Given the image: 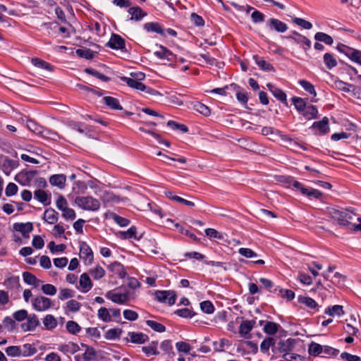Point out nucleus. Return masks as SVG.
Wrapping results in <instances>:
<instances>
[{
	"mask_svg": "<svg viewBox=\"0 0 361 361\" xmlns=\"http://www.w3.org/2000/svg\"><path fill=\"white\" fill-rule=\"evenodd\" d=\"M329 216L336 221L341 226H351V221L355 216V214L348 210H339L334 207H328Z\"/></svg>",
	"mask_w": 361,
	"mask_h": 361,
	"instance_id": "1",
	"label": "nucleus"
},
{
	"mask_svg": "<svg viewBox=\"0 0 361 361\" xmlns=\"http://www.w3.org/2000/svg\"><path fill=\"white\" fill-rule=\"evenodd\" d=\"M75 203L80 209L87 211L96 212L100 208L99 201L92 196H78L75 199Z\"/></svg>",
	"mask_w": 361,
	"mask_h": 361,
	"instance_id": "2",
	"label": "nucleus"
},
{
	"mask_svg": "<svg viewBox=\"0 0 361 361\" xmlns=\"http://www.w3.org/2000/svg\"><path fill=\"white\" fill-rule=\"evenodd\" d=\"M33 308L37 312H44L53 306L51 300L49 298L39 295L31 300Z\"/></svg>",
	"mask_w": 361,
	"mask_h": 361,
	"instance_id": "3",
	"label": "nucleus"
},
{
	"mask_svg": "<svg viewBox=\"0 0 361 361\" xmlns=\"http://www.w3.org/2000/svg\"><path fill=\"white\" fill-rule=\"evenodd\" d=\"M154 295L159 302H166L169 305L176 302V294L173 290H157Z\"/></svg>",
	"mask_w": 361,
	"mask_h": 361,
	"instance_id": "4",
	"label": "nucleus"
},
{
	"mask_svg": "<svg viewBox=\"0 0 361 361\" xmlns=\"http://www.w3.org/2000/svg\"><path fill=\"white\" fill-rule=\"evenodd\" d=\"M106 46L113 49L123 51L126 50V41L119 35L113 33Z\"/></svg>",
	"mask_w": 361,
	"mask_h": 361,
	"instance_id": "5",
	"label": "nucleus"
},
{
	"mask_svg": "<svg viewBox=\"0 0 361 361\" xmlns=\"http://www.w3.org/2000/svg\"><path fill=\"white\" fill-rule=\"evenodd\" d=\"M266 25L269 30L280 33L285 32L288 30V25L285 23L274 18H269L267 21Z\"/></svg>",
	"mask_w": 361,
	"mask_h": 361,
	"instance_id": "6",
	"label": "nucleus"
},
{
	"mask_svg": "<svg viewBox=\"0 0 361 361\" xmlns=\"http://www.w3.org/2000/svg\"><path fill=\"white\" fill-rule=\"evenodd\" d=\"M295 343V339L293 338L282 340L278 343V350L279 353H283L282 357L283 359L288 360L286 356L293 350Z\"/></svg>",
	"mask_w": 361,
	"mask_h": 361,
	"instance_id": "7",
	"label": "nucleus"
},
{
	"mask_svg": "<svg viewBox=\"0 0 361 361\" xmlns=\"http://www.w3.org/2000/svg\"><path fill=\"white\" fill-rule=\"evenodd\" d=\"M80 257L85 263L92 264L93 262V252L86 242L80 243Z\"/></svg>",
	"mask_w": 361,
	"mask_h": 361,
	"instance_id": "8",
	"label": "nucleus"
},
{
	"mask_svg": "<svg viewBox=\"0 0 361 361\" xmlns=\"http://www.w3.org/2000/svg\"><path fill=\"white\" fill-rule=\"evenodd\" d=\"M40 322L35 314H27L26 322L21 324V328L24 331H34L36 327L39 326Z\"/></svg>",
	"mask_w": 361,
	"mask_h": 361,
	"instance_id": "9",
	"label": "nucleus"
},
{
	"mask_svg": "<svg viewBox=\"0 0 361 361\" xmlns=\"http://www.w3.org/2000/svg\"><path fill=\"white\" fill-rule=\"evenodd\" d=\"M105 296L113 302L120 305L125 304L130 300V296L128 293H120L110 290L106 293Z\"/></svg>",
	"mask_w": 361,
	"mask_h": 361,
	"instance_id": "10",
	"label": "nucleus"
},
{
	"mask_svg": "<svg viewBox=\"0 0 361 361\" xmlns=\"http://www.w3.org/2000/svg\"><path fill=\"white\" fill-rule=\"evenodd\" d=\"M13 229L21 233L24 238H29V233L33 230V225L30 222L15 223Z\"/></svg>",
	"mask_w": 361,
	"mask_h": 361,
	"instance_id": "11",
	"label": "nucleus"
},
{
	"mask_svg": "<svg viewBox=\"0 0 361 361\" xmlns=\"http://www.w3.org/2000/svg\"><path fill=\"white\" fill-rule=\"evenodd\" d=\"M34 198L41 202L44 206H48L51 203V194L41 189L34 192Z\"/></svg>",
	"mask_w": 361,
	"mask_h": 361,
	"instance_id": "12",
	"label": "nucleus"
},
{
	"mask_svg": "<svg viewBox=\"0 0 361 361\" xmlns=\"http://www.w3.org/2000/svg\"><path fill=\"white\" fill-rule=\"evenodd\" d=\"M267 86L269 90L272 93L275 98H276L283 104H285L286 105L288 104L287 97L284 92H283L281 89L275 87L274 85L271 83H267Z\"/></svg>",
	"mask_w": 361,
	"mask_h": 361,
	"instance_id": "13",
	"label": "nucleus"
},
{
	"mask_svg": "<svg viewBox=\"0 0 361 361\" xmlns=\"http://www.w3.org/2000/svg\"><path fill=\"white\" fill-rule=\"evenodd\" d=\"M108 269L114 274L118 275L120 279H124L127 275V272L123 265L120 262H114L108 266Z\"/></svg>",
	"mask_w": 361,
	"mask_h": 361,
	"instance_id": "14",
	"label": "nucleus"
},
{
	"mask_svg": "<svg viewBox=\"0 0 361 361\" xmlns=\"http://www.w3.org/2000/svg\"><path fill=\"white\" fill-rule=\"evenodd\" d=\"M141 77L138 78L137 79L123 77L122 78L123 81L126 82L128 86L135 89L137 90L141 91L142 88H145V85L139 81V80H142L145 75L142 73L139 74Z\"/></svg>",
	"mask_w": 361,
	"mask_h": 361,
	"instance_id": "15",
	"label": "nucleus"
},
{
	"mask_svg": "<svg viewBox=\"0 0 361 361\" xmlns=\"http://www.w3.org/2000/svg\"><path fill=\"white\" fill-rule=\"evenodd\" d=\"M312 128H316L322 135H325L329 132V118L324 116L321 121L314 122Z\"/></svg>",
	"mask_w": 361,
	"mask_h": 361,
	"instance_id": "16",
	"label": "nucleus"
},
{
	"mask_svg": "<svg viewBox=\"0 0 361 361\" xmlns=\"http://www.w3.org/2000/svg\"><path fill=\"white\" fill-rule=\"evenodd\" d=\"M128 13L131 16L130 20L140 21L147 14L139 6L130 7L128 10Z\"/></svg>",
	"mask_w": 361,
	"mask_h": 361,
	"instance_id": "17",
	"label": "nucleus"
},
{
	"mask_svg": "<svg viewBox=\"0 0 361 361\" xmlns=\"http://www.w3.org/2000/svg\"><path fill=\"white\" fill-rule=\"evenodd\" d=\"M79 283L82 293L88 292L93 287V283L87 273H83L80 275Z\"/></svg>",
	"mask_w": 361,
	"mask_h": 361,
	"instance_id": "18",
	"label": "nucleus"
},
{
	"mask_svg": "<svg viewBox=\"0 0 361 361\" xmlns=\"http://www.w3.org/2000/svg\"><path fill=\"white\" fill-rule=\"evenodd\" d=\"M66 177L63 174H54L50 176L49 183L53 186L63 189L66 186Z\"/></svg>",
	"mask_w": 361,
	"mask_h": 361,
	"instance_id": "19",
	"label": "nucleus"
},
{
	"mask_svg": "<svg viewBox=\"0 0 361 361\" xmlns=\"http://www.w3.org/2000/svg\"><path fill=\"white\" fill-rule=\"evenodd\" d=\"M154 55L160 59H166L169 61H172L176 57L169 49L162 45H159V49L154 51Z\"/></svg>",
	"mask_w": 361,
	"mask_h": 361,
	"instance_id": "20",
	"label": "nucleus"
},
{
	"mask_svg": "<svg viewBox=\"0 0 361 361\" xmlns=\"http://www.w3.org/2000/svg\"><path fill=\"white\" fill-rule=\"evenodd\" d=\"M102 100H103V103L111 109H113V110H122L123 109V107L120 104L118 99L115 97H110V96H106V97H103Z\"/></svg>",
	"mask_w": 361,
	"mask_h": 361,
	"instance_id": "21",
	"label": "nucleus"
},
{
	"mask_svg": "<svg viewBox=\"0 0 361 361\" xmlns=\"http://www.w3.org/2000/svg\"><path fill=\"white\" fill-rule=\"evenodd\" d=\"M43 219L48 224H54L59 219V214L54 209L48 208L44 212Z\"/></svg>",
	"mask_w": 361,
	"mask_h": 361,
	"instance_id": "22",
	"label": "nucleus"
},
{
	"mask_svg": "<svg viewBox=\"0 0 361 361\" xmlns=\"http://www.w3.org/2000/svg\"><path fill=\"white\" fill-rule=\"evenodd\" d=\"M19 347L20 350V357H30L35 355L37 352V350L34 344L25 343L19 345Z\"/></svg>",
	"mask_w": 361,
	"mask_h": 361,
	"instance_id": "23",
	"label": "nucleus"
},
{
	"mask_svg": "<svg viewBox=\"0 0 361 361\" xmlns=\"http://www.w3.org/2000/svg\"><path fill=\"white\" fill-rule=\"evenodd\" d=\"M306 120H312L317 118L318 110L314 105H308L300 114Z\"/></svg>",
	"mask_w": 361,
	"mask_h": 361,
	"instance_id": "24",
	"label": "nucleus"
},
{
	"mask_svg": "<svg viewBox=\"0 0 361 361\" xmlns=\"http://www.w3.org/2000/svg\"><path fill=\"white\" fill-rule=\"evenodd\" d=\"M128 337L132 343L138 344L145 343L149 339L147 335L141 332H129Z\"/></svg>",
	"mask_w": 361,
	"mask_h": 361,
	"instance_id": "25",
	"label": "nucleus"
},
{
	"mask_svg": "<svg viewBox=\"0 0 361 361\" xmlns=\"http://www.w3.org/2000/svg\"><path fill=\"white\" fill-rule=\"evenodd\" d=\"M144 28L147 32H156L165 37V32L161 25L159 23L151 22L144 25Z\"/></svg>",
	"mask_w": 361,
	"mask_h": 361,
	"instance_id": "26",
	"label": "nucleus"
},
{
	"mask_svg": "<svg viewBox=\"0 0 361 361\" xmlns=\"http://www.w3.org/2000/svg\"><path fill=\"white\" fill-rule=\"evenodd\" d=\"M285 37L293 40L297 44L302 45V48L305 51L311 47L310 40L302 35L298 37H293L292 35L286 36Z\"/></svg>",
	"mask_w": 361,
	"mask_h": 361,
	"instance_id": "27",
	"label": "nucleus"
},
{
	"mask_svg": "<svg viewBox=\"0 0 361 361\" xmlns=\"http://www.w3.org/2000/svg\"><path fill=\"white\" fill-rule=\"evenodd\" d=\"M59 349L60 351L66 354H74L80 350V347L77 343H75L73 342H69L66 344L60 345Z\"/></svg>",
	"mask_w": 361,
	"mask_h": 361,
	"instance_id": "28",
	"label": "nucleus"
},
{
	"mask_svg": "<svg viewBox=\"0 0 361 361\" xmlns=\"http://www.w3.org/2000/svg\"><path fill=\"white\" fill-rule=\"evenodd\" d=\"M82 346L85 348V351L82 354L83 361H93L96 360L97 352L92 347L85 344H82Z\"/></svg>",
	"mask_w": 361,
	"mask_h": 361,
	"instance_id": "29",
	"label": "nucleus"
},
{
	"mask_svg": "<svg viewBox=\"0 0 361 361\" xmlns=\"http://www.w3.org/2000/svg\"><path fill=\"white\" fill-rule=\"evenodd\" d=\"M4 285L8 289L18 290L20 287V279L18 276H11L4 281Z\"/></svg>",
	"mask_w": 361,
	"mask_h": 361,
	"instance_id": "30",
	"label": "nucleus"
},
{
	"mask_svg": "<svg viewBox=\"0 0 361 361\" xmlns=\"http://www.w3.org/2000/svg\"><path fill=\"white\" fill-rule=\"evenodd\" d=\"M23 278L25 283L28 285H32L35 287H38L42 281L37 279V277L27 271H25L23 273Z\"/></svg>",
	"mask_w": 361,
	"mask_h": 361,
	"instance_id": "31",
	"label": "nucleus"
},
{
	"mask_svg": "<svg viewBox=\"0 0 361 361\" xmlns=\"http://www.w3.org/2000/svg\"><path fill=\"white\" fill-rule=\"evenodd\" d=\"M43 324L47 330L51 331L57 326L58 322L52 314H47L43 319Z\"/></svg>",
	"mask_w": 361,
	"mask_h": 361,
	"instance_id": "32",
	"label": "nucleus"
},
{
	"mask_svg": "<svg viewBox=\"0 0 361 361\" xmlns=\"http://www.w3.org/2000/svg\"><path fill=\"white\" fill-rule=\"evenodd\" d=\"M255 324V321H250V320L243 321L239 326V334L244 336L245 335L248 334L252 329Z\"/></svg>",
	"mask_w": 361,
	"mask_h": 361,
	"instance_id": "33",
	"label": "nucleus"
},
{
	"mask_svg": "<svg viewBox=\"0 0 361 361\" xmlns=\"http://www.w3.org/2000/svg\"><path fill=\"white\" fill-rule=\"evenodd\" d=\"M253 59L262 70L266 71L274 70V66L270 63L266 61L265 60H264L262 58H260L257 55H254Z\"/></svg>",
	"mask_w": 361,
	"mask_h": 361,
	"instance_id": "34",
	"label": "nucleus"
},
{
	"mask_svg": "<svg viewBox=\"0 0 361 361\" xmlns=\"http://www.w3.org/2000/svg\"><path fill=\"white\" fill-rule=\"evenodd\" d=\"M119 235H120V238L122 239L134 238V239L139 240L141 238V235L139 237L137 236V228L134 226H131L126 231H121L119 233Z\"/></svg>",
	"mask_w": 361,
	"mask_h": 361,
	"instance_id": "35",
	"label": "nucleus"
},
{
	"mask_svg": "<svg viewBox=\"0 0 361 361\" xmlns=\"http://www.w3.org/2000/svg\"><path fill=\"white\" fill-rule=\"evenodd\" d=\"M157 341H152L149 345L142 348V352L145 353L147 356L157 355L159 354V352L157 350Z\"/></svg>",
	"mask_w": 361,
	"mask_h": 361,
	"instance_id": "36",
	"label": "nucleus"
},
{
	"mask_svg": "<svg viewBox=\"0 0 361 361\" xmlns=\"http://www.w3.org/2000/svg\"><path fill=\"white\" fill-rule=\"evenodd\" d=\"M105 270L99 265L89 270V275H91L94 280H99L105 276Z\"/></svg>",
	"mask_w": 361,
	"mask_h": 361,
	"instance_id": "37",
	"label": "nucleus"
},
{
	"mask_svg": "<svg viewBox=\"0 0 361 361\" xmlns=\"http://www.w3.org/2000/svg\"><path fill=\"white\" fill-rule=\"evenodd\" d=\"M81 304L75 300H70L63 307L66 312L68 311L71 312H77L80 310Z\"/></svg>",
	"mask_w": 361,
	"mask_h": 361,
	"instance_id": "38",
	"label": "nucleus"
},
{
	"mask_svg": "<svg viewBox=\"0 0 361 361\" xmlns=\"http://www.w3.org/2000/svg\"><path fill=\"white\" fill-rule=\"evenodd\" d=\"M299 302L305 305L308 308L311 310H315L319 306L316 301L310 297L300 296L298 298Z\"/></svg>",
	"mask_w": 361,
	"mask_h": 361,
	"instance_id": "39",
	"label": "nucleus"
},
{
	"mask_svg": "<svg viewBox=\"0 0 361 361\" xmlns=\"http://www.w3.org/2000/svg\"><path fill=\"white\" fill-rule=\"evenodd\" d=\"M280 328V325L273 322H267L264 326V331L269 335H274Z\"/></svg>",
	"mask_w": 361,
	"mask_h": 361,
	"instance_id": "40",
	"label": "nucleus"
},
{
	"mask_svg": "<svg viewBox=\"0 0 361 361\" xmlns=\"http://www.w3.org/2000/svg\"><path fill=\"white\" fill-rule=\"evenodd\" d=\"M291 100L299 114H301L302 111L308 106L307 105L305 99L301 97H293Z\"/></svg>",
	"mask_w": 361,
	"mask_h": 361,
	"instance_id": "41",
	"label": "nucleus"
},
{
	"mask_svg": "<svg viewBox=\"0 0 361 361\" xmlns=\"http://www.w3.org/2000/svg\"><path fill=\"white\" fill-rule=\"evenodd\" d=\"M314 39L318 42H322L327 45H331L334 42L333 38L322 32H318L314 35Z\"/></svg>",
	"mask_w": 361,
	"mask_h": 361,
	"instance_id": "42",
	"label": "nucleus"
},
{
	"mask_svg": "<svg viewBox=\"0 0 361 361\" xmlns=\"http://www.w3.org/2000/svg\"><path fill=\"white\" fill-rule=\"evenodd\" d=\"M325 314H329L330 316H341L344 314V311L343 310V306L339 305H335L331 307H327L325 311Z\"/></svg>",
	"mask_w": 361,
	"mask_h": 361,
	"instance_id": "43",
	"label": "nucleus"
},
{
	"mask_svg": "<svg viewBox=\"0 0 361 361\" xmlns=\"http://www.w3.org/2000/svg\"><path fill=\"white\" fill-rule=\"evenodd\" d=\"M298 83L307 92H308L314 98L316 97L317 92L315 91L314 85L311 82L305 80H299Z\"/></svg>",
	"mask_w": 361,
	"mask_h": 361,
	"instance_id": "44",
	"label": "nucleus"
},
{
	"mask_svg": "<svg viewBox=\"0 0 361 361\" xmlns=\"http://www.w3.org/2000/svg\"><path fill=\"white\" fill-rule=\"evenodd\" d=\"M276 341L272 337H269L265 338L260 345V350L262 353H267L269 351L270 347H273L275 345Z\"/></svg>",
	"mask_w": 361,
	"mask_h": 361,
	"instance_id": "45",
	"label": "nucleus"
},
{
	"mask_svg": "<svg viewBox=\"0 0 361 361\" xmlns=\"http://www.w3.org/2000/svg\"><path fill=\"white\" fill-rule=\"evenodd\" d=\"M66 328L68 333L73 335H76L81 331L80 326L75 321L67 322Z\"/></svg>",
	"mask_w": 361,
	"mask_h": 361,
	"instance_id": "46",
	"label": "nucleus"
},
{
	"mask_svg": "<svg viewBox=\"0 0 361 361\" xmlns=\"http://www.w3.org/2000/svg\"><path fill=\"white\" fill-rule=\"evenodd\" d=\"M323 351V346L319 343L312 342L308 348L310 355L312 356H318Z\"/></svg>",
	"mask_w": 361,
	"mask_h": 361,
	"instance_id": "47",
	"label": "nucleus"
},
{
	"mask_svg": "<svg viewBox=\"0 0 361 361\" xmlns=\"http://www.w3.org/2000/svg\"><path fill=\"white\" fill-rule=\"evenodd\" d=\"M324 63L329 69H332L337 66L336 59L329 53H326L324 55Z\"/></svg>",
	"mask_w": 361,
	"mask_h": 361,
	"instance_id": "48",
	"label": "nucleus"
},
{
	"mask_svg": "<svg viewBox=\"0 0 361 361\" xmlns=\"http://www.w3.org/2000/svg\"><path fill=\"white\" fill-rule=\"evenodd\" d=\"M146 324L149 327H150L152 329H153L154 331H155L157 332L162 333L166 331L165 326L161 323L156 322V321L147 320Z\"/></svg>",
	"mask_w": 361,
	"mask_h": 361,
	"instance_id": "49",
	"label": "nucleus"
},
{
	"mask_svg": "<svg viewBox=\"0 0 361 361\" xmlns=\"http://www.w3.org/2000/svg\"><path fill=\"white\" fill-rule=\"evenodd\" d=\"M75 52L78 56L85 59H92L94 56V52L91 49L86 48L78 49Z\"/></svg>",
	"mask_w": 361,
	"mask_h": 361,
	"instance_id": "50",
	"label": "nucleus"
},
{
	"mask_svg": "<svg viewBox=\"0 0 361 361\" xmlns=\"http://www.w3.org/2000/svg\"><path fill=\"white\" fill-rule=\"evenodd\" d=\"M32 63L36 67L41 68L49 71L52 70V67L49 63L38 58L32 59Z\"/></svg>",
	"mask_w": 361,
	"mask_h": 361,
	"instance_id": "51",
	"label": "nucleus"
},
{
	"mask_svg": "<svg viewBox=\"0 0 361 361\" xmlns=\"http://www.w3.org/2000/svg\"><path fill=\"white\" fill-rule=\"evenodd\" d=\"M85 72L89 75L96 77L97 78H99V80L104 82H108L110 80V78L109 77L106 76L102 73H100L99 72L93 68H85Z\"/></svg>",
	"mask_w": 361,
	"mask_h": 361,
	"instance_id": "52",
	"label": "nucleus"
},
{
	"mask_svg": "<svg viewBox=\"0 0 361 361\" xmlns=\"http://www.w3.org/2000/svg\"><path fill=\"white\" fill-rule=\"evenodd\" d=\"M74 290L69 288H61L60 289L58 298L60 300H65L68 298H71L74 296Z\"/></svg>",
	"mask_w": 361,
	"mask_h": 361,
	"instance_id": "53",
	"label": "nucleus"
},
{
	"mask_svg": "<svg viewBox=\"0 0 361 361\" xmlns=\"http://www.w3.org/2000/svg\"><path fill=\"white\" fill-rule=\"evenodd\" d=\"M200 305L201 310L206 314H212L214 312V307L209 300H204Z\"/></svg>",
	"mask_w": 361,
	"mask_h": 361,
	"instance_id": "54",
	"label": "nucleus"
},
{
	"mask_svg": "<svg viewBox=\"0 0 361 361\" xmlns=\"http://www.w3.org/2000/svg\"><path fill=\"white\" fill-rule=\"evenodd\" d=\"M174 314L183 318H192L196 314L195 312H192L188 308L176 310L174 312Z\"/></svg>",
	"mask_w": 361,
	"mask_h": 361,
	"instance_id": "55",
	"label": "nucleus"
},
{
	"mask_svg": "<svg viewBox=\"0 0 361 361\" xmlns=\"http://www.w3.org/2000/svg\"><path fill=\"white\" fill-rule=\"evenodd\" d=\"M194 109L197 111H198L199 113H200L201 114H202V115H204L205 116H208L211 114L210 109L207 106H206L205 104H204L202 103H200V102H197L194 105Z\"/></svg>",
	"mask_w": 361,
	"mask_h": 361,
	"instance_id": "56",
	"label": "nucleus"
},
{
	"mask_svg": "<svg viewBox=\"0 0 361 361\" xmlns=\"http://www.w3.org/2000/svg\"><path fill=\"white\" fill-rule=\"evenodd\" d=\"M357 85H350L349 87L353 88V94L357 98L361 97V75H358L355 79Z\"/></svg>",
	"mask_w": 361,
	"mask_h": 361,
	"instance_id": "57",
	"label": "nucleus"
},
{
	"mask_svg": "<svg viewBox=\"0 0 361 361\" xmlns=\"http://www.w3.org/2000/svg\"><path fill=\"white\" fill-rule=\"evenodd\" d=\"M98 317L105 322L111 321V316L109 314V311L106 307H101L98 310Z\"/></svg>",
	"mask_w": 361,
	"mask_h": 361,
	"instance_id": "58",
	"label": "nucleus"
},
{
	"mask_svg": "<svg viewBox=\"0 0 361 361\" xmlns=\"http://www.w3.org/2000/svg\"><path fill=\"white\" fill-rule=\"evenodd\" d=\"M122 331L120 329H109L105 334V338L108 340H115L119 338Z\"/></svg>",
	"mask_w": 361,
	"mask_h": 361,
	"instance_id": "59",
	"label": "nucleus"
},
{
	"mask_svg": "<svg viewBox=\"0 0 361 361\" xmlns=\"http://www.w3.org/2000/svg\"><path fill=\"white\" fill-rule=\"evenodd\" d=\"M27 128L32 132L36 134H42V127L38 124H37L33 121H27Z\"/></svg>",
	"mask_w": 361,
	"mask_h": 361,
	"instance_id": "60",
	"label": "nucleus"
},
{
	"mask_svg": "<svg viewBox=\"0 0 361 361\" xmlns=\"http://www.w3.org/2000/svg\"><path fill=\"white\" fill-rule=\"evenodd\" d=\"M41 290L45 295L51 296L54 295L57 292L56 288L50 283L42 285Z\"/></svg>",
	"mask_w": 361,
	"mask_h": 361,
	"instance_id": "61",
	"label": "nucleus"
},
{
	"mask_svg": "<svg viewBox=\"0 0 361 361\" xmlns=\"http://www.w3.org/2000/svg\"><path fill=\"white\" fill-rule=\"evenodd\" d=\"M6 353L11 357H20L19 345H11L5 349Z\"/></svg>",
	"mask_w": 361,
	"mask_h": 361,
	"instance_id": "62",
	"label": "nucleus"
},
{
	"mask_svg": "<svg viewBox=\"0 0 361 361\" xmlns=\"http://www.w3.org/2000/svg\"><path fill=\"white\" fill-rule=\"evenodd\" d=\"M3 326L9 331H12L16 329V322L10 317H6L3 320Z\"/></svg>",
	"mask_w": 361,
	"mask_h": 361,
	"instance_id": "63",
	"label": "nucleus"
},
{
	"mask_svg": "<svg viewBox=\"0 0 361 361\" xmlns=\"http://www.w3.org/2000/svg\"><path fill=\"white\" fill-rule=\"evenodd\" d=\"M348 58L351 61L361 65V51L353 48Z\"/></svg>",
	"mask_w": 361,
	"mask_h": 361,
	"instance_id": "64",
	"label": "nucleus"
}]
</instances>
